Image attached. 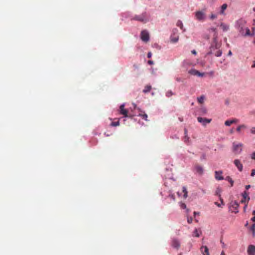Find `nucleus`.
Here are the masks:
<instances>
[{
	"label": "nucleus",
	"mask_w": 255,
	"mask_h": 255,
	"mask_svg": "<svg viewBox=\"0 0 255 255\" xmlns=\"http://www.w3.org/2000/svg\"><path fill=\"white\" fill-rule=\"evenodd\" d=\"M197 213L196 212H194V215H197Z\"/></svg>",
	"instance_id": "nucleus-56"
},
{
	"label": "nucleus",
	"mask_w": 255,
	"mask_h": 255,
	"mask_svg": "<svg viewBox=\"0 0 255 255\" xmlns=\"http://www.w3.org/2000/svg\"><path fill=\"white\" fill-rule=\"evenodd\" d=\"M227 4L226 3H224L223 4L222 6H221V10H220V14H224V11L227 9Z\"/></svg>",
	"instance_id": "nucleus-21"
},
{
	"label": "nucleus",
	"mask_w": 255,
	"mask_h": 255,
	"mask_svg": "<svg viewBox=\"0 0 255 255\" xmlns=\"http://www.w3.org/2000/svg\"><path fill=\"white\" fill-rule=\"evenodd\" d=\"M176 25L178 27H179L181 29H183V25L181 21L178 20L177 22Z\"/></svg>",
	"instance_id": "nucleus-28"
},
{
	"label": "nucleus",
	"mask_w": 255,
	"mask_h": 255,
	"mask_svg": "<svg viewBox=\"0 0 255 255\" xmlns=\"http://www.w3.org/2000/svg\"><path fill=\"white\" fill-rule=\"evenodd\" d=\"M178 255H182V253H180Z\"/></svg>",
	"instance_id": "nucleus-57"
},
{
	"label": "nucleus",
	"mask_w": 255,
	"mask_h": 255,
	"mask_svg": "<svg viewBox=\"0 0 255 255\" xmlns=\"http://www.w3.org/2000/svg\"><path fill=\"white\" fill-rule=\"evenodd\" d=\"M171 246L173 248L178 250L180 247V243L177 239H173L171 241Z\"/></svg>",
	"instance_id": "nucleus-9"
},
{
	"label": "nucleus",
	"mask_w": 255,
	"mask_h": 255,
	"mask_svg": "<svg viewBox=\"0 0 255 255\" xmlns=\"http://www.w3.org/2000/svg\"><path fill=\"white\" fill-rule=\"evenodd\" d=\"M234 164L238 168L239 171H242L243 170V165L241 163L240 161L238 159H236L234 160Z\"/></svg>",
	"instance_id": "nucleus-16"
},
{
	"label": "nucleus",
	"mask_w": 255,
	"mask_h": 255,
	"mask_svg": "<svg viewBox=\"0 0 255 255\" xmlns=\"http://www.w3.org/2000/svg\"><path fill=\"white\" fill-rule=\"evenodd\" d=\"M225 179L231 183V186L232 187L234 185V181L230 176H227Z\"/></svg>",
	"instance_id": "nucleus-24"
},
{
	"label": "nucleus",
	"mask_w": 255,
	"mask_h": 255,
	"mask_svg": "<svg viewBox=\"0 0 255 255\" xmlns=\"http://www.w3.org/2000/svg\"><path fill=\"white\" fill-rule=\"evenodd\" d=\"M254 44H255V39H254Z\"/></svg>",
	"instance_id": "nucleus-58"
},
{
	"label": "nucleus",
	"mask_w": 255,
	"mask_h": 255,
	"mask_svg": "<svg viewBox=\"0 0 255 255\" xmlns=\"http://www.w3.org/2000/svg\"><path fill=\"white\" fill-rule=\"evenodd\" d=\"M252 158L255 160V152H254L252 155Z\"/></svg>",
	"instance_id": "nucleus-44"
},
{
	"label": "nucleus",
	"mask_w": 255,
	"mask_h": 255,
	"mask_svg": "<svg viewBox=\"0 0 255 255\" xmlns=\"http://www.w3.org/2000/svg\"><path fill=\"white\" fill-rule=\"evenodd\" d=\"M201 231L198 229H195L193 232V236L196 237H199L201 234Z\"/></svg>",
	"instance_id": "nucleus-20"
},
{
	"label": "nucleus",
	"mask_w": 255,
	"mask_h": 255,
	"mask_svg": "<svg viewBox=\"0 0 255 255\" xmlns=\"http://www.w3.org/2000/svg\"><path fill=\"white\" fill-rule=\"evenodd\" d=\"M197 120L198 122L202 124L203 126H205L207 124L210 123L211 122V119H208L201 117H198L197 118Z\"/></svg>",
	"instance_id": "nucleus-10"
},
{
	"label": "nucleus",
	"mask_w": 255,
	"mask_h": 255,
	"mask_svg": "<svg viewBox=\"0 0 255 255\" xmlns=\"http://www.w3.org/2000/svg\"><path fill=\"white\" fill-rule=\"evenodd\" d=\"M253 214L255 216V210L253 211Z\"/></svg>",
	"instance_id": "nucleus-55"
},
{
	"label": "nucleus",
	"mask_w": 255,
	"mask_h": 255,
	"mask_svg": "<svg viewBox=\"0 0 255 255\" xmlns=\"http://www.w3.org/2000/svg\"><path fill=\"white\" fill-rule=\"evenodd\" d=\"M197 70L194 69H192L188 71V73L192 75L196 76Z\"/></svg>",
	"instance_id": "nucleus-25"
},
{
	"label": "nucleus",
	"mask_w": 255,
	"mask_h": 255,
	"mask_svg": "<svg viewBox=\"0 0 255 255\" xmlns=\"http://www.w3.org/2000/svg\"><path fill=\"white\" fill-rule=\"evenodd\" d=\"M243 144L234 142L233 143L232 151L235 154H239L243 150Z\"/></svg>",
	"instance_id": "nucleus-4"
},
{
	"label": "nucleus",
	"mask_w": 255,
	"mask_h": 255,
	"mask_svg": "<svg viewBox=\"0 0 255 255\" xmlns=\"http://www.w3.org/2000/svg\"><path fill=\"white\" fill-rule=\"evenodd\" d=\"M173 95V93H172V92L171 91H168L166 93V96L168 97L171 96Z\"/></svg>",
	"instance_id": "nucleus-33"
},
{
	"label": "nucleus",
	"mask_w": 255,
	"mask_h": 255,
	"mask_svg": "<svg viewBox=\"0 0 255 255\" xmlns=\"http://www.w3.org/2000/svg\"><path fill=\"white\" fill-rule=\"evenodd\" d=\"M177 31V29H175L174 30V33H175ZM179 39V36L178 35H175V33L174 34L172 35L170 37V40L173 43H176L178 41Z\"/></svg>",
	"instance_id": "nucleus-14"
},
{
	"label": "nucleus",
	"mask_w": 255,
	"mask_h": 255,
	"mask_svg": "<svg viewBox=\"0 0 255 255\" xmlns=\"http://www.w3.org/2000/svg\"><path fill=\"white\" fill-rule=\"evenodd\" d=\"M247 253L248 255H255V246L249 245L248 247Z\"/></svg>",
	"instance_id": "nucleus-11"
},
{
	"label": "nucleus",
	"mask_w": 255,
	"mask_h": 255,
	"mask_svg": "<svg viewBox=\"0 0 255 255\" xmlns=\"http://www.w3.org/2000/svg\"><path fill=\"white\" fill-rule=\"evenodd\" d=\"M194 169L197 173L201 175L204 172V169L202 166L199 165H196L194 166Z\"/></svg>",
	"instance_id": "nucleus-12"
},
{
	"label": "nucleus",
	"mask_w": 255,
	"mask_h": 255,
	"mask_svg": "<svg viewBox=\"0 0 255 255\" xmlns=\"http://www.w3.org/2000/svg\"><path fill=\"white\" fill-rule=\"evenodd\" d=\"M252 68H255V61H254V64L252 66Z\"/></svg>",
	"instance_id": "nucleus-50"
},
{
	"label": "nucleus",
	"mask_w": 255,
	"mask_h": 255,
	"mask_svg": "<svg viewBox=\"0 0 255 255\" xmlns=\"http://www.w3.org/2000/svg\"><path fill=\"white\" fill-rule=\"evenodd\" d=\"M141 39L144 42H147L149 39V33L146 30H143L141 32Z\"/></svg>",
	"instance_id": "nucleus-7"
},
{
	"label": "nucleus",
	"mask_w": 255,
	"mask_h": 255,
	"mask_svg": "<svg viewBox=\"0 0 255 255\" xmlns=\"http://www.w3.org/2000/svg\"><path fill=\"white\" fill-rule=\"evenodd\" d=\"M251 132L253 134H255V127H253L251 129Z\"/></svg>",
	"instance_id": "nucleus-40"
},
{
	"label": "nucleus",
	"mask_w": 255,
	"mask_h": 255,
	"mask_svg": "<svg viewBox=\"0 0 255 255\" xmlns=\"http://www.w3.org/2000/svg\"><path fill=\"white\" fill-rule=\"evenodd\" d=\"M220 27L222 29L223 31H227L229 29V26L224 23H221Z\"/></svg>",
	"instance_id": "nucleus-19"
},
{
	"label": "nucleus",
	"mask_w": 255,
	"mask_h": 255,
	"mask_svg": "<svg viewBox=\"0 0 255 255\" xmlns=\"http://www.w3.org/2000/svg\"><path fill=\"white\" fill-rule=\"evenodd\" d=\"M180 207L182 208V209H186V205L185 203H181L180 204Z\"/></svg>",
	"instance_id": "nucleus-36"
},
{
	"label": "nucleus",
	"mask_w": 255,
	"mask_h": 255,
	"mask_svg": "<svg viewBox=\"0 0 255 255\" xmlns=\"http://www.w3.org/2000/svg\"><path fill=\"white\" fill-rule=\"evenodd\" d=\"M250 187L251 185H246L245 187L246 190H248Z\"/></svg>",
	"instance_id": "nucleus-46"
},
{
	"label": "nucleus",
	"mask_w": 255,
	"mask_h": 255,
	"mask_svg": "<svg viewBox=\"0 0 255 255\" xmlns=\"http://www.w3.org/2000/svg\"><path fill=\"white\" fill-rule=\"evenodd\" d=\"M189 137L187 135H185V136H184V141L185 142H187L189 141Z\"/></svg>",
	"instance_id": "nucleus-37"
},
{
	"label": "nucleus",
	"mask_w": 255,
	"mask_h": 255,
	"mask_svg": "<svg viewBox=\"0 0 255 255\" xmlns=\"http://www.w3.org/2000/svg\"><path fill=\"white\" fill-rule=\"evenodd\" d=\"M151 56H152V53L151 52H149L148 53H147V58H150L151 57Z\"/></svg>",
	"instance_id": "nucleus-42"
},
{
	"label": "nucleus",
	"mask_w": 255,
	"mask_h": 255,
	"mask_svg": "<svg viewBox=\"0 0 255 255\" xmlns=\"http://www.w3.org/2000/svg\"><path fill=\"white\" fill-rule=\"evenodd\" d=\"M254 10H255V9H254Z\"/></svg>",
	"instance_id": "nucleus-63"
},
{
	"label": "nucleus",
	"mask_w": 255,
	"mask_h": 255,
	"mask_svg": "<svg viewBox=\"0 0 255 255\" xmlns=\"http://www.w3.org/2000/svg\"><path fill=\"white\" fill-rule=\"evenodd\" d=\"M251 231L253 232V237L255 236V224H254L251 228Z\"/></svg>",
	"instance_id": "nucleus-29"
},
{
	"label": "nucleus",
	"mask_w": 255,
	"mask_h": 255,
	"mask_svg": "<svg viewBox=\"0 0 255 255\" xmlns=\"http://www.w3.org/2000/svg\"><path fill=\"white\" fill-rule=\"evenodd\" d=\"M209 30L213 33V42L212 44L211 48L212 49L215 48L217 49L220 47V44L218 43L217 41L218 33L217 29L216 28H211Z\"/></svg>",
	"instance_id": "nucleus-2"
},
{
	"label": "nucleus",
	"mask_w": 255,
	"mask_h": 255,
	"mask_svg": "<svg viewBox=\"0 0 255 255\" xmlns=\"http://www.w3.org/2000/svg\"><path fill=\"white\" fill-rule=\"evenodd\" d=\"M254 10H255V9H254Z\"/></svg>",
	"instance_id": "nucleus-62"
},
{
	"label": "nucleus",
	"mask_w": 255,
	"mask_h": 255,
	"mask_svg": "<svg viewBox=\"0 0 255 255\" xmlns=\"http://www.w3.org/2000/svg\"><path fill=\"white\" fill-rule=\"evenodd\" d=\"M221 189H220V188H217V191H216V194H217V195L219 194V193L221 192Z\"/></svg>",
	"instance_id": "nucleus-43"
},
{
	"label": "nucleus",
	"mask_w": 255,
	"mask_h": 255,
	"mask_svg": "<svg viewBox=\"0 0 255 255\" xmlns=\"http://www.w3.org/2000/svg\"><path fill=\"white\" fill-rule=\"evenodd\" d=\"M131 20H137L142 23H146L149 20L148 17L146 12H143L141 14L135 15Z\"/></svg>",
	"instance_id": "nucleus-3"
},
{
	"label": "nucleus",
	"mask_w": 255,
	"mask_h": 255,
	"mask_svg": "<svg viewBox=\"0 0 255 255\" xmlns=\"http://www.w3.org/2000/svg\"><path fill=\"white\" fill-rule=\"evenodd\" d=\"M184 134L185 135H187V129L186 128L184 129Z\"/></svg>",
	"instance_id": "nucleus-48"
},
{
	"label": "nucleus",
	"mask_w": 255,
	"mask_h": 255,
	"mask_svg": "<svg viewBox=\"0 0 255 255\" xmlns=\"http://www.w3.org/2000/svg\"><path fill=\"white\" fill-rule=\"evenodd\" d=\"M217 17V15H216V14H213V13H212V14H211V15H210V19H211V20H213V19H214L216 18Z\"/></svg>",
	"instance_id": "nucleus-35"
},
{
	"label": "nucleus",
	"mask_w": 255,
	"mask_h": 255,
	"mask_svg": "<svg viewBox=\"0 0 255 255\" xmlns=\"http://www.w3.org/2000/svg\"><path fill=\"white\" fill-rule=\"evenodd\" d=\"M254 10H255V9H254Z\"/></svg>",
	"instance_id": "nucleus-61"
},
{
	"label": "nucleus",
	"mask_w": 255,
	"mask_h": 255,
	"mask_svg": "<svg viewBox=\"0 0 255 255\" xmlns=\"http://www.w3.org/2000/svg\"><path fill=\"white\" fill-rule=\"evenodd\" d=\"M125 104H122L120 107V113L121 115H123L124 117H128V110L127 109H125Z\"/></svg>",
	"instance_id": "nucleus-8"
},
{
	"label": "nucleus",
	"mask_w": 255,
	"mask_h": 255,
	"mask_svg": "<svg viewBox=\"0 0 255 255\" xmlns=\"http://www.w3.org/2000/svg\"><path fill=\"white\" fill-rule=\"evenodd\" d=\"M201 251L203 255H209V249L207 246L201 247Z\"/></svg>",
	"instance_id": "nucleus-18"
},
{
	"label": "nucleus",
	"mask_w": 255,
	"mask_h": 255,
	"mask_svg": "<svg viewBox=\"0 0 255 255\" xmlns=\"http://www.w3.org/2000/svg\"><path fill=\"white\" fill-rule=\"evenodd\" d=\"M220 200L221 201V203L223 204V199H222L221 198H220Z\"/></svg>",
	"instance_id": "nucleus-54"
},
{
	"label": "nucleus",
	"mask_w": 255,
	"mask_h": 255,
	"mask_svg": "<svg viewBox=\"0 0 255 255\" xmlns=\"http://www.w3.org/2000/svg\"><path fill=\"white\" fill-rule=\"evenodd\" d=\"M215 204L218 206V207H220V204H219L218 202H215Z\"/></svg>",
	"instance_id": "nucleus-52"
},
{
	"label": "nucleus",
	"mask_w": 255,
	"mask_h": 255,
	"mask_svg": "<svg viewBox=\"0 0 255 255\" xmlns=\"http://www.w3.org/2000/svg\"><path fill=\"white\" fill-rule=\"evenodd\" d=\"M232 55V53L231 51H229V52L228 53V55L231 56Z\"/></svg>",
	"instance_id": "nucleus-49"
},
{
	"label": "nucleus",
	"mask_w": 255,
	"mask_h": 255,
	"mask_svg": "<svg viewBox=\"0 0 255 255\" xmlns=\"http://www.w3.org/2000/svg\"><path fill=\"white\" fill-rule=\"evenodd\" d=\"M151 89V86L150 85H146L145 86L144 89L143 90V92L144 93H147L150 92Z\"/></svg>",
	"instance_id": "nucleus-22"
},
{
	"label": "nucleus",
	"mask_w": 255,
	"mask_h": 255,
	"mask_svg": "<svg viewBox=\"0 0 255 255\" xmlns=\"http://www.w3.org/2000/svg\"><path fill=\"white\" fill-rule=\"evenodd\" d=\"M251 175V176H254L255 175V169H253L252 170Z\"/></svg>",
	"instance_id": "nucleus-38"
},
{
	"label": "nucleus",
	"mask_w": 255,
	"mask_h": 255,
	"mask_svg": "<svg viewBox=\"0 0 255 255\" xmlns=\"http://www.w3.org/2000/svg\"><path fill=\"white\" fill-rule=\"evenodd\" d=\"M204 73H201L199 71L197 70L196 76H197L198 77H203L204 75Z\"/></svg>",
	"instance_id": "nucleus-34"
},
{
	"label": "nucleus",
	"mask_w": 255,
	"mask_h": 255,
	"mask_svg": "<svg viewBox=\"0 0 255 255\" xmlns=\"http://www.w3.org/2000/svg\"><path fill=\"white\" fill-rule=\"evenodd\" d=\"M252 220L255 222V216L252 218Z\"/></svg>",
	"instance_id": "nucleus-51"
},
{
	"label": "nucleus",
	"mask_w": 255,
	"mask_h": 255,
	"mask_svg": "<svg viewBox=\"0 0 255 255\" xmlns=\"http://www.w3.org/2000/svg\"><path fill=\"white\" fill-rule=\"evenodd\" d=\"M239 122V120L237 119H233L232 120H227L225 122V125L226 126H230L232 124L237 123Z\"/></svg>",
	"instance_id": "nucleus-15"
},
{
	"label": "nucleus",
	"mask_w": 255,
	"mask_h": 255,
	"mask_svg": "<svg viewBox=\"0 0 255 255\" xmlns=\"http://www.w3.org/2000/svg\"><path fill=\"white\" fill-rule=\"evenodd\" d=\"M176 80H177V81H179V79L178 78H177Z\"/></svg>",
	"instance_id": "nucleus-59"
},
{
	"label": "nucleus",
	"mask_w": 255,
	"mask_h": 255,
	"mask_svg": "<svg viewBox=\"0 0 255 255\" xmlns=\"http://www.w3.org/2000/svg\"><path fill=\"white\" fill-rule=\"evenodd\" d=\"M222 54V51L220 50H218L215 52V55L217 57H220L221 56Z\"/></svg>",
	"instance_id": "nucleus-31"
},
{
	"label": "nucleus",
	"mask_w": 255,
	"mask_h": 255,
	"mask_svg": "<svg viewBox=\"0 0 255 255\" xmlns=\"http://www.w3.org/2000/svg\"><path fill=\"white\" fill-rule=\"evenodd\" d=\"M243 199L241 200V202L242 203L246 204L245 209L247 206V204L250 200V197L249 196V193L247 191H244L242 193Z\"/></svg>",
	"instance_id": "nucleus-6"
},
{
	"label": "nucleus",
	"mask_w": 255,
	"mask_h": 255,
	"mask_svg": "<svg viewBox=\"0 0 255 255\" xmlns=\"http://www.w3.org/2000/svg\"><path fill=\"white\" fill-rule=\"evenodd\" d=\"M247 128V126L245 125H242L239 126L237 128V131L239 132L241 131L242 129H244V128Z\"/></svg>",
	"instance_id": "nucleus-23"
},
{
	"label": "nucleus",
	"mask_w": 255,
	"mask_h": 255,
	"mask_svg": "<svg viewBox=\"0 0 255 255\" xmlns=\"http://www.w3.org/2000/svg\"><path fill=\"white\" fill-rule=\"evenodd\" d=\"M231 204V207L235 210L234 212H235L236 213H238V208L239 206V204H238V203L237 201H235L232 202Z\"/></svg>",
	"instance_id": "nucleus-17"
},
{
	"label": "nucleus",
	"mask_w": 255,
	"mask_h": 255,
	"mask_svg": "<svg viewBox=\"0 0 255 255\" xmlns=\"http://www.w3.org/2000/svg\"><path fill=\"white\" fill-rule=\"evenodd\" d=\"M120 123L119 121L115 122H112L111 124V126L112 127H117L119 126Z\"/></svg>",
	"instance_id": "nucleus-32"
},
{
	"label": "nucleus",
	"mask_w": 255,
	"mask_h": 255,
	"mask_svg": "<svg viewBox=\"0 0 255 255\" xmlns=\"http://www.w3.org/2000/svg\"><path fill=\"white\" fill-rule=\"evenodd\" d=\"M196 18L199 21H203L205 19V12L203 11H197L195 12Z\"/></svg>",
	"instance_id": "nucleus-5"
},
{
	"label": "nucleus",
	"mask_w": 255,
	"mask_h": 255,
	"mask_svg": "<svg viewBox=\"0 0 255 255\" xmlns=\"http://www.w3.org/2000/svg\"><path fill=\"white\" fill-rule=\"evenodd\" d=\"M182 191L184 193V195H183L184 197L186 198L187 197L188 192H187L186 188L185 187H183Z\"/></svg>",
	"instance_id": "nucleus-27"
},
{
	"label": "nucleus",
	"mask_w": 255,
	"mask_h": 255,
	"mask_svg": "<svg viewBox=\"0 0 255 255\" xmlns=\"http://www.w3.org/2000/svg\"><path fill=\"white\" fill-rule=\"evenodd\" d=\"M238 24L239 32L242 35H251L249 28L246 26V21L244 20L240 19L238 21Z\"/></svg>",
	"instance_id": "nucleus-1"
},
{
	"label": "nucleus",
	"mask_w": 255,
	"mask_h": 255,
	"mask_svg": "<svg viewBox=\"0 0 255 255\" xmlns=\"http://www.w3.org/2000/svg\"><path fill=\"white\" fill-rule=\"evenodd\" d=\"M215 178L218 180H221L224 179V177L222 176L223 172L222 171H216L215 172Z\"/></svg>",
	"instance_id": "nucleus-13"
},
{
	"label": "nucleus",
	"mask_w": 255,
	"mask_h": 255,
	"mask_svg": "<svg viewBox=\"0 0 255 255\" xmlns=\"http://www.w3.org/2000/svg\"><path fill=\"white\" fill-rule=\"evenodd\" d=\"M192 221H193V219H192V218L191 217V218H188V219H187V222L189 224H191L192 222Z\"/></svg>",
	"instance_id": "nucleus-39"
},
{
	"label": "nucleus",
	"mask_w": 255,
	"mask_h": 255,
	"mask_svg": "<svg viewBox=\"0 0 255 255\" xmlns=\"http://www.w3.org/2000/svg\"><path fill=\"white\" fill-rule=\"evenodd\" d=\"M233 130H231V132L233 133Z\"/></svg>",
	"instance_id": "nucleus-60"
},
{
	"label": "nucleus",
	"mask_w": 255,
	"mask_h": 255,
	"mask_svg": "<svg viewBox=\"0 0 255 255\" xmlns=\"http://www.w3.org/2000/svg\"><path fill=\"white\" fill-rule=\"evenodd\" d=\"M221 255H225V254L224 253V252H222L221 253Z\"/></svg>",
	"instance_id": "nucleus-53"
},
{
	"label": "nucleus",
	"mask_w": 255,
	"mask_h": 255,
	"mask_svg": "<svg viewBox=\"0 0 255 255\" xmlns=\"http://www.w3.org/2000/svg\"><path fill=\"white\" fill-rule=\"evenodd\" d=\"M205 97L204 96H201L200 97L198 98L197 100L198 102L200 104H202L204 102Z\"/></svg>",
	"instance_id": "nucleus-26"
},
{
	"label": "nucleus",
	"mask_w": 255,
	"mask_h": 255,
	"mask_svg": "<svg viewBox=\"0 0 255 255\" xmlns=\"http://www.w3.org/2000/svg\"><path fill=\"white\" fill-rule=\"evenodd\" d=\"M139 116L142 117V119L144 120L145 121H147V115L145 114H139Z\"/></svg>",
	"instance_id": "nucleus-30"
},
{
	"label": "nucleus",
	"mask_w": 255,
	"mask_h": 255,
	"mask_svg": "<svg viewBox=\"0 0 255 255\" xmlns=\"http://www.w3.org/2000/svg\"><path fill=\"white\" fill-rule=\"evenodd\" d=\"M201 111L203 114H206L207 113V110L205 108L201 109Z\"/></svg>",
	"instance_id": "nucleus-41"
},
{
	"label": "nucleus",
	"mask_w": 255,
	"mask_h": 255,
	"mask_svg": "<svg viewBox=\"0 0 255 255\" xmlns=\"http://www.w3.org/2000/svg\"><path fill=\"white\" fill-rule=\"evenodd\" d=\"M191 52L192 54H195V55H196L197 54V52L195 50H193L192 51H191Z\"/></svg>",
	"instance_id": "nucleus-47"
},
{
	"label": "nucleus",
	"mask_w": 255,
	"mask_h": 255,
	"mask_svg": "<svg viewBox=\"0 0 255 255\" xmlns=\"http://www.w3.org/2000/svg\"><path fill=\"white\" fill-rule=\"evenodd\" d=\"M148 63L150 65H152L153 64V61H151V60H149L148 61Z\"/></svg>",
	"instance_id": "nucleus-45"
}]
</instances>
